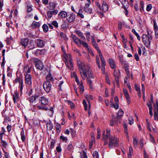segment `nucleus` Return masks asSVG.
<instances>
[{
    "label": "nucleus",
    "mask_w": 158,
    "mask_h": 158,
    "mask_svg": "<svg viewBox=\"0 0 158 158\" xmlns=\"http://www.w3.org/2000/svg\"><path fill=\"white\" fill-rule=\"evenodd\" d=\"M75 32L82 40H86V39L83 33L80 30H77L75 31Z\"/></svg>",
    "instance_id": "18"
},
{
    "label": "nucleus",
    "mask_w": 158,
    "mask_h": 158,
    "mask_svg": "<svg viewBox=\"0 0 158 158\" xmlns=\"http://www.w3.org/2000/svg\"><path fill=\"white\" fill-rule=\"evenodd\" d=\"M28 48L31 49H33L34 48V43L32 40H30L29 41L28 45L27 46Z\"/></svg>",
    "instance_id": "36"
},
{
    "label": "nucleus",
    "mask_w": 158,
    "mask_h": 158,
    "mask_svg": "<svg viewBox=\"0 0 158 158\" xmlns=\"http://www.w3.org/2000/svg\"><path fill=\"white\" fill-rule=\"evenodd\" d=\"M123 5V7L124 9H127L128 7L129 2L127 0H120Z\"/></svg>",
    "instance_id": "23"
},
{
    "label": "nucleus",
    "mask_w": 158,
    "mask_h": 158,
    "mask_svg": "<svg viewBox=\"0 0 158 158\" xmlns=\"http://www.w3.org/2000/svg\"><path fill=\"white\" fill-rule=\"evenodd\" d=\"M152 36L148 32V35L144 34L142 36V39L144 44L148 48L149 47Z\"/></svg>",
    "instance_id": "4"
},
{
    "label": "nucleus",
    "mask_w": 158,
    "mask_h": 158,
    "mask_svg": "<svg viewBox=\"0 0 158 158\" xmlns=\"http://www.w3.org/2000/svg\"><path fill=\"white\" fill-rule=\"evenodd\" d=\"M124 112L122 109H119L117 114V120H119L120 119L123 115Z\"/></svg>",
    "instance_id": "22"
},
{
    "label": "nucleus",
    "mask_w": 158,
    "mask_h": 158,
    "mask_svg": "<svg viewBox=\"0 0 158 158\" xmlns=\"http://www.w3.org/2000/svg\"><path fill=\"white\" fill-rule=\"evenodd\" d=\"M152 8V5L151 4H148L147 5L146 7V10L149 11Z\"/></svg>",
    "instance_id": "64"
},
{
    "label": "nucleus",
    "mask_w": 158,
    "mask_h": 158,
    "mask_svg": "<svg viewBox=\"0 0 158 158\" xmlns=\"http://www.w3.org/2000/svg\"><path fill=\"white\" fill-rule=\"evenodd\" d=\"M109 63L111 68L112 69H115L116 67L115 63L112 59H109Z\"/></svg>",
    "instance_id": "27"
},
{
    "label": "nucleus",
    "mask_w": 158,
    "mask_h": 158,
    "mask_svg": "<svg viewBox=\"0 0 158 158\" xmlns=\"http://www.w3.org/2000/svg\"><path fill=\"white\" fill-rule=\"evenodd\" d=\"M77 62L79 70H81V69H82L85 68V67H86V65H85L84 63L81 61L80 59L77 60Z\"/></svg>",
    "instance_id": "17"
},
{
    "label": "nucleus",
    "mask_w": 158,
    "mask_h": 158,
    "mask_svg": "<svg viewBox=\"0 0 158 158\" xmlns=\"http://www.w3.org/2000/svg\"><path fill=\"white\" fill-rule=\"evenodd\" d=\"M35 42L39 48H42L45 46V43L43 40L37 39L35 40Z\"/></svg>",
    "instance_id": "12"
},
{
    "label": "nucleus",
    "mask_w": 158,
    "mask_h": 158,
    "mask_svg": "<svg viewBox=\"0 0 158 158\" xmlns=\"http://www.w3.org/2000/svg\"><path fill=\"white\" fill-rule=\"evenodd\" d=\"M93 46L97 50V52L98 53H100L101 52V51L99 49V47L98 44H97L96 42L95 43H93L92 44Z\"/></svg>",
    "instance_id": "39"
},
{
    "label": "nucleus",
    "mask_w": 158,
    "mask_h": 158,
    "mask_svg": "<svg viewBox=\"0 0 158 158\" xmlns=\"http://www.w3.org/2000/svg\"><path fill=\"white\" fill-rule=\"evenodd\" d=\"M125 22L124 21H119L118 22V29L119 30H122V25H124Z\"/></svg>",
    "instance_id": "40"
},
{
    "label": "nucleus",
    "mask_w": 158,
    "mask_h": 158,
    "mask_svg": "<svg viewBox=\"0 0 158 158\" xmlns=\"http://www.w3.org/2000/svg\"><path fill=\"white\" fill-rule=\"evenodd\" d=\"M42 28L44 31L45 33L47 32L48 31V26L46 24L43 25Z\"/></svg>",
    "instance_id": "46"
},
{
    "label": "nucleus",
    "mask_w": 158,
    "mask_h": 158,
    "mask_svg": "<svg viewBox=\"0 0 158 158\" xmlns=\"http://www.w3.org/2000/svg\"><path fill=\"white\" fill-rule=\"evenodd\" d=\"M46 79H47L46 81H48L49 82H50L51 83L53 82L54 81V79L52 77V75L50 74H49V75L48 74L46 77Z\"/></svg>",
    "instance_id": "26"
},
{
    "label": "nucleus",
    "mask_w": 158,
    "mask_h": 158,
    "mask_svg": "<svg viewBox=\"0 0 158 158\" xmlns=\"http://www.w3.org/2000/svg\"><path fill=\"white\" fill-rule=\"evenodd\" d=\"M114 69V75L115 77V79H119V77L120 75V72L119 70H118V72L115 69Z\"/></svg>",
    "instance_id": "35"
},
{
    "label": "nucleus",
    "mask_w": 158,
    "mask_h": 158,
    "mask_svg": "<svg viewBox=\"0 0 158 158\" xmlns=\"http://www.w3.org/2000/svg\"><path fill=\"white\" fill-rule=\"evenodd\" d=\"M63 59L67 68L73 70L74 68L71 55L70 54L64 53L63 56Z\"/></svg>",
    "instance_id": "1"
},
{
    "label": "nucleus",
    "mask_w": 158,
    "mask_h": 158,
    "mask_svg": "<svg viewBox=\"0 0 158 158\" xmlns=\"http://www.w3.org/2000/svg\"><path fill=\"white\" fill-rule=\"evenodd\" d=\"M146 105L148 107L149 110L152 109V103L150 102H147L146 104Z\"/></svg>",
    "instance_id": "63"
},
{
    "label": "nucleus",
    "mask_w": 158,
    "mask_h": 158,
    "mask_svg": "<svg viewBox=\"0 0 158 158\" xmlns=\"http://www.w3.org/2000/svg\"><path fill=\"white\" fill-rule=\"evenodd\" d=\"M99 55L102 62L101 66H105L106 65V63L104 59L102 56V52H101L99 53Z\"/></svg>",
    "instance_id": "29"
},
{
    "label": "nucleus",
    "mask_w": 158,
    "mask_h": 158,
    "mask_svg": "<svg viewBox=\"0 0 158 158\" xmlns=\"http://www.w3.org/2000/svg\"><path fill=\"white\" fill-rule=\"evenodd\" d=\"M32 61L35 64V66L37 68L40 70L43 69L44 65L40 60L38 58H35L33 59Z\"/></svg>",
    "instance_id": "5"
},
{
    "label": "nucleus",
    "mask_w": 158,
    "mask_h": 158,
    "mask_svg": "<svg viewBox=\"0 0 158 158\" xmlns=\"http://www.w3.org/2000/svg\"><path fill=\"white\" fill-rule=\"evenodd\" d=\"M48 18L49 19H50L52 17V15L51 11L50 10H48L47 11V13Z\"/></svg>",
    "instance_id": "59"
},
{
    "label": "nucleus",
    "mask_w": 158,
    "mask_h": 158,
    "mask_svg": "<svg viewBox=\"0 0 158 158\" xmlns=\"http://www.w3.org/2000/svg\"><path fill=\"white\" fill-rule=\"evenodd\" d=\"M118 120H117L115 116L113 117L112 119L110 122V125L111 126H113L115 124H117Z\"/></svg>",
    "instance_id": "25"
},
{
    "label": "nucleus",
    "mask_w": 158,
    "mask_h": 158,
    "mask_svg": "<svg viewBox=\"0 0 158 158\" xmlns=\"http://www.w3.org/2000/svg\"><path fill=\"white\" fill-rule=\"evenodd\" d=\"M39 100V102L43 105H46L48 104V99L44 96L40 97Z\"/></svg>",
    "instance_id": "10"
},
{
    "label": "nucleus",
    "mask_w": 158,
    "mask_h": 158,
    "mask_svg": "<svg viewBox=\"0 0 158 158\" xmlns=\"http://www.w3.org/2000/svg\"><path fill=\"white\" fill-rule=\"evenodd\" d=\"M106 80V82L108 84H110V81L109 79V75L107 74H106L105 75Z\"/></svg>",
    "instance_id": "55"
},
{
    "label": "nucleus",
    "mask_w": 158,
    "mask_h": 158,
    "mask_svg": "<svg viewBox=\"0 0 158 158\" xmlns=\"http://www.w3.org/2000/svg\"><path fill=\"white\" fill-rule=\"evenodd\" d=\"M71 37L72 38L73 41L77 45L80 44L81 40L80 39L75 35L72 34L71 35Z\"/></svg>",
    "instance_id": "15"
},
{
    "label": "nucleus",
    "mask_w": 158,
    "mask_h": 158,
    "mask_svg": "<svg viewBox=\"0 0 158 158\" xmlns=\"http://www.w3.org/2000/svg\"><path fill=\"white\" fill-rule=\"evenodd\" d=\"M79 88L80 93L81 94H82L84 91V87L83 85L82 81H81L80 85H79Z\"/></svg>",
    "instance_id": "30"
},
{
    "label": "nucleus",
    "mask_w": 158,
    "mask_h": 158,
    "mask_svg": "<svg viewBox=\"0 0 158 158\" xmlns=\"http://www.w3.org/2000/svg\"><path fill=\"white\" fill-rule=\"evenodd\" d=\"M153 107L155 109L153 110L154 114V119L155 120L158 121V102H156V105L154 104Z\"/></svg>",
    "instance_id": "8"
},
{
    "label": "nucleus",
    "mask_w": 158,
    "mask_h": 158,
    "mask_svg": "<svg viewBox=\"0 0 158 158\" xmlns=\"http://www.w3.org/2000/svg\"><path fill=\"white\" fill-rule=\"evenodd\" d=\"M138 143V140L136 138H135L133 139V144L134 147L136 148L137 147Z\"/></svg>",
    "instance_id": "44"
},
{
    "label": "nucleus",
    "mask_w": 158,
    "mask_h": 158,
    "mask_svg": "<svg viewBox=\"0 0 158 158\" xmlns=\"http://www.w3.org/2000/svg\"><path fill=\"white\" fill-rule=\"evenodd\" d=\"M20 135L21 136V140L23 142H24L25 140V136L24 132L23 129H22L20 132Z\"/></svg>",
    "instance_id": "38"
},
{
    "label": "nucleus",
    "mask_w": 158,
    "mask_h": 158,
    "mask_svg": "<svg viewBox=\"0 0 158 158\" xmlns=\"http://www.w3.org/2000/svg\"><path fill=\"white\" fill-rule=\"evenodd\" d=\"M124 94L126 98L127 102L128 104L131 103L130 97L128 94L127 90V89H124L123 90Z\"/></svg>",
    "instance_id": "16"
},
{
    "label": "nucleus",
    "mask_w": 158,
    "mask_h": 158,
    "mask_svg": "<svg viewBox=\"0 0 158 158\" xmlns=\"http://www.w3.org/2000/svg\"><path fill=\"white\" fill-rule=\"evenodd\" d=\"M102 8L103 11L104 12L106 11L108 9V6L105 2H103L102 5Z\"/></svg>",
    "instance_id": "31"
},
{
    "label": "nucleus",
    "mask_w": 158,
    "mask_h": 158,
    "mask_svg": "<svg viewBox=\"0 0 158 158\" xmlns=\"http://www.w3.org/2000/svg\"><path fill=\"white\" fill-rule=\"evenodd\" d=\"M85 34L86 36V40L88 41H89L90 40V32H86Z\"/></svg>",
    "instance_id": "42"
},
{
    "label": "nucleus",
    "mask_w": 158,
    "mask_h": 158,
    "mask_svg": "<svg viewBox=\"0 0 158 158\" xmlns=\"http://www.w3.org/2000/svg\"><path fill=\"white\" fill-rule=\"evenodd\" d=\"M44 49L40 50L37 49L35 52V54L37 56L43 55L44 52Z\"/></svg>",
    "instance_id": "28"
},
{
    "label": "nucleus",
    "mask_w": 158,
    "mask_h": 158,
    "mask_svg": "<svg viewBox=\"0 0 158 158\" xmlns=\"http://www.w3.org/2000/svg\"><path fill=\"white\" fill-rule=\"evenodd\" d=\"M97 139H99L101 137V133L100 129L99 128H98L97 129Z\"/></svg>",
    "instance_id": "60"
},
{
    "label": "nucleus",
    "mask_w": 158,
    "mask_h": 158,
    "mask_svg": "<svg viewBox=\"0 0 158 158\" xmlns=\"http://www.w3.org/2000/svg\"><path fill=\"white\" fill-rule=\"evenodd\" d=\"M25 82L29 85H31L32 81L31 80V77L30 74H27L25 76Z\"/></svg>",
    "instance_id": "14"
},
{
    "label": "nucleus",
    "mask_w": 158,
    "mask_h": 158,
    "mask_svg": "<svg viewBox=\"0 0 158 158\" xmlns=\"http://www.w3.org/2000/svg\"><path fill=\"white\" fill-rule=\"evenodd\" d=\"M154 30L155 31V37L156 38H158V31L157 30V25L155 20H153Z\"/></svg>",
    "instance_id": "21"
},
{
    "label": "nucleus",
    "mask_w": 158,
    "mask_h": 158,
    "mask_svg": "<svg viewBox=\"0 0 158 158\" xmlns=\"http://www.w3.org/2000/svg\"><path fill=\"white\" fill-rule=\"evenodd\" d=\"M39 96L37 95H35L34 96H32L29 98V101L30 102H33L35 101L36 98H38Z\"/></svg>",
    "instance_id": "32"
},
{
    "label": "nucleus",
    "mask_w": 158,
    "mask_h": 158,
    "mask_svg": "<svg viewBox=\"0 0 158 158\" xmlns=\"http://www.w3.org/2000/svg\"><path fill=\"white\" fill-rule=\"evenodd\" d=\"M51 23L52 24V25L54 26V27L56 28H57L58 27V23L56 21H53Z\"/></svg>",
    "instance_id": "51"
},
{
    "label": "nucleus",
    "mask_w": 158,
    "mask_h": 158,
    "mask_svg": "<svg viewBox=\"0 0 158 158\" xmlns=\"http://www.w3.org/2000/svg\"><path fill=\"white\" fill-rule=\"evenodd\" d=\"M27 11L28 12H30L32 10V6L29 4H28L27 6Z\"/></svg>",
    "instance_id": "52"
},
{
    "label": "nucleus",
    "mask_w": 158,
    "mask_h": 158,
    "mask_svg": "<svg viewBox=\"0 0 158 158\" xmlns=\"http://www.w3.org/2000/svg\"><path fill=\"white\" fill-rule=\"evenodd\" d=\"M80 71L82 78L84 80L86 78L87 75L90 77H91L92 72L90 66L88 65H86L85 68L81 69Z\"/></svg>",
    "instance_id": "2"
},
{
    "label": "nucleus",
    "mask_w": 158,
    "mask_h": 158,
    "mask_svg": "<svg viewBox=\"0 0 158 158\" xmlns=\"http://www.w3.org/2000/svg\"><path fill=\"white\" fill-rule=\"evenodd\" d=\"M60 139L62 140L63 141L66 142L68 140V139L66 137H64L63 135H61L60 137Z\"/></svg>",
    "instance_id": "53"
},
{
    "label": "nucleus",
    "mask_w": 158,
    "mask_h": 158,
    "mask_svg": "<svg viewBox=\"0 0 158 158\" xmlns=\"http://www.w3.org/2000/svg\"><path fill=\"white\" fill-rule=\"evenodd\" d=\"M94 142V138H93V139H92L91 141L90 142H89V147L90 148H92L93 144Z\"/></svg>",
    "instance_id": "61"
},
{
    "label": "nucleus",
    "mask_w": 158,
    "mask_h": 158,
    "mask_svg": "<svg viewBox=\"0 0 158 158\" xmlns=\"http://www.w3.org/2000/svg\"><path fill=\"white\" fill-rule=\"evenodd\" d=\"M129 37H130V39L131 40V41H129V42L130 44V46L131 47V48H133V47H132V45L131 44V42H133V37L132 35H130V34L129 35Z\"/></svg>",
    "instance_id": "57"
},
{
    "label": "nucleus",
    "mask_w": 158,
    "mask_h": 158,
    "mask_svg": "<svg viewBox=\"0 0 158 158\" xmlns=\"http://www.w3.org/2000/svg\"><path fill=\"white\" fill-rule=\"evenodd\" d=\"M43 88L47 93H49L52 88V85L50 82L45 81L43 84Z\"/></svg>",
    "instance_id": "7"
},
{
    "label": "nucleus",
    "mask_w": 158,
    "mask_h": 158,
    "mask_svg": "<svg viewBox=\"0 0 158 158\" xmlns=\"http://www.w3.org/2000/svg\"><path fill=\"white\" fill-rule=\"evenodd\" d=\"M129 64L126 63H125L122 66L123 68L125 69V70H127L129 69Z\"/></svg>",
    "instance_id": "56"
},
{
    "label": "nucleus",
    "mask_w": 158,
    "mask_h": 158,
    "mask_svg": "<svg viewBox=\"0 0 158 158\" xmlns=\"http://www.w3.org/2000/svg\"><path fill=\"white\" fill-rule=\"evenodd\" d=\"M102 139L104 141V144L106 145L108 143V139L110 135V130H107L106 134L105 135V131H104L102 132Z\"/></svg>",
    "instance_id": "6"
},
{
    "label": "nucleus",
    "mask_w": 158,
    "mask_h": 158,
    "mask_svg": "<svg viewBox=\"0 0 158 158\" xmlns=\"http://www.w3.org/2000/svg\"><path fill=\"white\" fill-rule=\"evenodd\" d=\"M55 128L57 132L59 133L61 130V126L59 124L57 123L56 125Z\"/></svg>",
    "instance_id": "41"
},
{
    "label": "nucleus",
    "mask_w": 158,
    "mask_h": 158,
    "mask_svg": "<svg viewBox=\"0 0 158 158\" xmlns=\"http://www.w3.org/2000/svg\"><path fill=\"white\" fill-rule=\"evenodd\" d=\"M29 42L27 38L22 39L21 40V44L25 48L27 46Z\"/></svg>",
    "instance_id": "20"
},
{
    "label": "nucleus",
    "mask_w": 158,
    "mask_h": 158,
    "mask_svg": "<svg viewBox=\"0 0 158 158\" xmlns=\"http://www.w3.org/2000/svg\"><path fill=\"white\" fill-rule=\"evenodd\" d=\"M55 4L52 2H49V9L51 10H54L56 7Z\"/></svg>",
    "instance_id": "33"
},
{
    "label": "nucleus",
    "mask_w": 158,
    "mask_h": 158,
    "mask_svg": "<svg viewBox=\"0 0 158 158\" xmlns=\"http://www.w3.org/2000/svg\"><path fill=\"white\" fill-rule=\"evenodd\" d=\"M84 10L86 12L91 13L92 12V9L89 7H85Z\"/></svg>",
    "instance_id": "49"
},
{
    "label": "nucleus",
    "mask_w": 158,
    "mask_h": 158,
    "mask_svg": "<svg viewBox=\"0 0 158 158\" xmlns=\"http://www.w3.org/2000/svg\"><path fill=\"white\" fill-rule=\"evenodd\" d=\"M46 127L48 130H51L53 127V125L52 122L48 123L46 124Z\"/></svg>",
    "instance_id": "34"
},
{
    "label": "nucleus",
    "mask_w": 158,
    "mask_h": 158,
    "mask_svg": "<svg viewBox=\"0 0 158 158\" xmlns=\"http://www.w3.org/2000/svg\"><path fill=\"white\" fill-rule=\"evenodd\" d=\"M109 146L110 148L113 147H116L118 145L119 141L118 138L114 136H112L109 137Z\"/></svg>",
    "instance_id": "3"
},
{
    "label": "nucleus",
    "mask_w": 158,
    "mask_h": 158,
    "mask_svg": "<svg viewBox=\"0 0 158 158\" xmlns=\"http://www.w3.org/2000/svg\"><path fill=\"white\" fill-rule=\"evenodd\" d=\"M49 110L48 112V114L50 116H52L53 113V108L52 107L49 109Z\"/></svg>",
    "instance_id": "47"
},
{
    "label": "nucleus",
    "mask_w": 158,
    "mask_h": 158,
    "mask_svg": "<svg viewBox=\"0 0 158 158\" xmlns=\"http://www.w3.org/2000/svg\"><path fill=\"white\" fill-rule=\"evenodd\" d=\"M13 38L10 37V38H7L6 39V41L7 45H9L10 43V40H12Z\"/></svg>",
    "instance_id": "54"
},
{
    "label": "nucleus",
    "mask_w": 158,
    "mask_h": 158,
    "mask_svg": "<svg viewBox=\"0 0 158 158\" xmlns=\"http://www.w3.org/2000/svg\"><path fill=\"white\" fill-rule=\"evenodd\" d=\"M40 26V22H37L35 21H33L30 26V27L33 29H35L39 27Z\"/></svg>",
    "instance_id": "19"
},
{
    "label": "nucleus",
    "mask_w": 158,
    "mask_h": 158,
    "mask_svg": "<svg viewBox=\"0 0 158 158\" xmlns=\"http://www.w3.org/2000/svg\"><path fill=\"white\" fill-rule=\"evenodd\" d=\"M24 71L27 74L31 71V68L28 66H26L24 68Z\"/></svg>",
    "instance_id": "45"
},
{
    "label": "nucleus",
    "mask_w": 158,
    "mask_h": 158,
    "mask_svg": "<svg viewBox=\"0 0 158 158\" xmlns=\"http://www.w3.org/2000/svg\"><path fill=\"white\" fill-rule=\"evenodd\" d=\"M93 156L94 158H98L99 155L98 152L97 151L94 152L93 154Z\"/></svg>",
    "instance_id": "62"
},
{
    "label": "nucleus",
    "mask_w": 158,
    "mask_h": 158,
    "mask_svg": "<svg viewBox=\"0 0 158 158\" xmlns=\"http://www.w3.org/2000/svg\"><path fill=\"white\" fill-rule=\"evenodd\" d=\"M73 149V146L71 144H69L68 145L67 147V149L69 151H72Z\"/></svg>",
    "instance_id": "50"
},
{
    "label": "nucleus",
    "mask_w": 158,
    "mask_h": 158,
    "mask_svg": "<svg viewBox=\"0 0 158 158\" xmlns=\"http://www.w3.org/2000/svg\"><path fill=\"white\" fill-rule=\"evenodd\" d=\"M80 44H81L82 46L85 48L87 50H89V48L88 44L85 41L82 40L81 41Z\"/></svg>",
    "instance_id": "37"
},
{
    "label": "nucleus",
    "mask_w": 158,
    "mask_h": 158,
    "mask_svg": "<svg viewBox=\"0 0 158 158\" xmlns=\"http://www.w3.org/2000/svg\"><path fill=\"white\" fill-rule=\"evenodd\" d=\"M81 158H88L86 153L84 151L81 154Z\"/></svg>",
    "instance_id": "58"
},
{
    "label": "nucleus",
    "mask_w": 158,
    "mask_h": 158,
    "mask_svg": "<svg viewBox=\"0 0 158 158\" xmlns=\"http://www.w3.org/2000/svg\"><path fill=\"white\" fill-rule=\"evenodd\" d=\"M59 16L62 19H64L67 17V13L64 11H61L58 14Z\"/></svg>",
    "instance_id": "24"
},
{
    "label": "nucleus",
    "mask_w": 158,
    "mask_h": 158,
    "mask_svg": "<svg viewBox=\"0 0 158 158\" xmlns=\"http://www.w3.org/2000/svg\"><path fill=\"white\" fill-rule=\"evenodd\" d=\"M75 19V15L73 13H72L67 16L66 21L69 23H72L74 21Z\"/></svg>",
    "instance_id": "11"
},
{
    "label": "nucleus",
    "mask_w": 158,
    "mask_h": 158,
    "mask_svg": "<svg viewBox=\"0 0 158 158\" xmlns=\"http://www.w3.org/2000/svg\"><path fill=\"white\" fill-rule=\"evenodd\" d=\"M12 99L14 103H17L19 101V94L16 91L12 95Z\"/></svg>",
    "instance_id": "13"
},
{
    "label": "nucleus",
    "mask_w": 158,
    "mask_h": 158,
    "mask_svg": "<svg viewBox=\"0 0 158 158\" xmlns=\"http://www.w3.org/2000/svg\"><path fill=\"white\" fill-rule=\"evenodd\" d=\"M0 140V143L1 145L4 148L6 147L7 145V143L4 140H3L2 139Z\"/></svg>",
    "instance_id": "48"
},
{
    "label": "nucleus",
    "mask_w": 158,
    "mask_h": 158,
    "mask_svg": "<svg viewBox=\"0 0 158 158\" xmlns=\"http://www.w3.org/2000/svg\"><path fill=\"white\" fill-rule=\"evenodd\" d=\"M15 82L17 83H19V87L21 91H22L23 89V82L22 78L20 77H17V78L15 79Z\"/></svg>",
    "instance_id": "9"
},
{
    "label": "nucleus",
    "mask_w": 158,
    "mask_h": 158,
    "mask_svg": "<svg viewBox=\"0 0 158 158\" xmlns=\"http://www.w3.org/2000/svg\"><path fill=\"white\" fill-rule=\"evenodd\" d=\"M111 103L110 104V106L111 107H114L116 109H117L118 108V103H115V104H114L113 102H111Z\"/></svg>",
    "instance_id": "43"
}]
</instances>
